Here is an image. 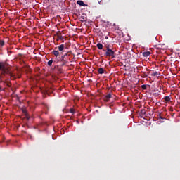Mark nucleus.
Segmentation results:
<instances>
[{
  "label": "nucleus",
  "mask_w": 180,
  "mask_h": 180,
  "mask_svg": "<svg viewBox=\"0 0 180 180\" xmlns=\"http://www.w3.org/2000/svg\"><path fill=\"white\" fill-rule=\"evenodd\" d=\"M8 77H13V72L11 70V66L4 62H0V84L12 85L8 79H5Z\"/></svg>",
  "instance_id": "1"
},
{
  "label": "nucleus",
  "mask_w": 180,
  "mask_h": 180,
  "mask_svg": "<svg viewBox=\"0 0 180 180\" xmlns=\"http://www.w3.org/2000/svg\"><path fill=\"white\" fill-rule=\"evenodd\" d=\"M105 47L106 49H103V51H105V56L107 57H111V58H115V57H116L115 51H113L109 45H105Z\"/></svg>",
  "instance_id": "2"
},
{
  "label": "nucleus",
  "mask_w": 180,
  "mask_h": 180,
  "mask_svg": "<svg viewBox=\"0 0 180 180\" xmlns=\"http://www.w3.org/2000/svg\"><path fill=\"white\" fill-rule=\"evenodd\" d=\"M58 62L61 63V66L64 67V65H65V64H68V59H65L64 58H60L58 59Z\"/></svg>",
  "instance_id": "3"
},
{
  "label": "nucleus",
  "mask_w": 180,
  "mask_h": 180,
  "mask_svg": "<svg viewBox=\"0 0 180 180\" xmlns=\"http://www.w3.org/2000/svg\"><path fill=\"white\" fill-rule=\"evenodd\" d=\"M55 49H58V51H60V54H63V52L64 51V50H65V49H67V47H65V46L64 44H60Z\"/></svg>",
  "instance_id": "4"
},
{
  "label": "nucleus",
  "mask_w": 180,
  "mask_h": 180,
  "mask_svg": "<svg viewBox=\"0 0 180 180\" xmlns=\"http://www.w3.org/2000/svg\"><path fill=\"white\" fill-rule=\"evenodd\" d=\"M77 5H79V6H88V4H86L85 3H84V1H82V0H78L77 1Z\"/></svg>",
  "instance_id": "5"
},
{
  "label": "nucleus",
  "mask_w": 180,
  "mask_h": 180,
  "mask_svg": "<svg viewBox=\"0 0 180 180\" xmlns=\"http://www.w3.org/2000/svg\"><path fill=\"white\" fill-rule=\"evenodd\" d=\"M110 98H112V94H108L105 96V98H104V101L105 102H109V99H110Z\"/></svg>",
  "instance_id": "6"
},
{
  "label": "nucleus",
  "mask_w": 180,
  "mask_h": 180,
  "mask_svg": "<svg viewBox=\"0 0 180 180\" xmlns=\"http://www.w3.org/2000/svg\"><path fill=\"white\" fill-rule=\"evenodd\" d=\"M52 53L53 54V56H55V57H58V56H60V51H56V50H53L52 51Z\"/></svg>",
  "instance_id": "7"
},
{
  "label": "nucleus",
  "mask_w": 180,
  "mask_h": 180,
  "mask_svg": "<svg viewBox=\"0 0 180 180\" xmlns=\"http://www.w3.org/2000/svg\"><path fill=\"white\" fill-rule=\"evenodd\" d=\"M98 74H105V69H103V68H99L98 69Z\"/></svg>",
  "instance_id": "8"
},
{
  "label": "nucleus",
  "mask_w": 180,
  "mask_h": 180,
  "mask_svg": "<svg viewBox=\"0 0 180 180\" xmlns=\"http://www.w3.org/2000/svg\"><path fill=\"white\" fill-rule=\"evenodd\" d=\"M151 54V52L150 51H146L143 53V57H148Z\"/></svg>",
  "instance_id": "9"
},
{
  "label": "nucleus",
  "mask_w": 180,
  "mask_h": 180,
  "mask_svg": "<svg viewBox=\"0 0 180 180\" xmlns=\"http://www.w3.org/2000/svg\"><path fill=\"white\" fill-rule=\"evenodd\" d=\"M163 99L164 101H165V102H169V101H171V98L169 97V96H165Z\"/></svg>",
  "instance_id": "10"
},
{
  "label": "nucleus",
  "mask_w": 180,
  "mask_h": 180,
  "mask_svg": "<svg viewBox=\"0 0 180 180\" xmlns=\"http://www.w3.org/2000/svg\"><path fill=\"white\" fill-rule=\"evenodd\" d=\"M56 36L58 37V40H64V37L60 34H56Z\"/></svg>",
  "instance_id": "11"
},
{
  "label": "nucleus",
  "mask_w": 180,
  "mask_h": 180,
  "mask_svg": "<svg viewBox=\"0 0 180 180\" xmlns=\"http://www.w3.org/2000/svg\"><path fill=\"white\" fill-rule=\"evenodd\" d=\"M97 49H98V50H102V49H103V45L101 43L97 44Z\"/></svg>",
  "instance_id": "12"
},
{
  "label": "nucleus",
  "mask_w": 180,
  "mask_h": 180,
  "mask_svg": "<svg viewBox=\"0 0 180 180\" xmlns=\"http://www.w3.org/2000/svg\"><path fill=\"white\" fill-rule=\"evenodd\" d=\"M68 53H69V52H66V53H65L64 54L62 53L60 58L67 59V58H66L67 56H69V55H68Z\"/></svg>",
  "instance_id": "13"
},
{
  "label": "nucleus",
  "mask_w": 180,
  "mask_h": 180,
  "mask_svg": "<svg viewBox=\"0 0 180 180\" xmlns=\"http://www.w3.org/2000/svg\"><path fill=\"white\" fill-rule=\"evenodd\" d=\"M141 116H144L146 115V110H141L140 112Z\"/></svg>",
  "instance_id": "14"
},
{
  "label": "nucleus",
  "mask_w": 180,
  "mask_h": 180,
  "mask_svg": "<svg viewBox=\"0 0 180 180\" xmlns=\"http://www.w3.org/2000/svg\"><path fill=\"white\" fill-rule=\"evenodd\" d=\"M48 65L49 67H51V65H53V59H51L49 61H48Z\"/></svg>",
  "instance_id": "15"
},
{
  "label": "nucleus",
  "mask_w": 180,
  "mask_h": 180,
  "mask_svg": "<svg viewBox=\"0 0 180 180\" xmlns=\"http://www.w3.org/2000/svg\"><path fill=\"white\" fill-rule=\"evenodd\" d=\"M70 112L72 113V115H74V113H75V109H74V108H70Z\"/></svg>",
  "instance_id": "16"
},
{
  "label": "nucleus",
  "mask_w": 180,
  "mask_h": 180,
  "mask_svg": "<svg viewBox=\"0 0 180 180\" xmlns=\"http://www.w3.org/2000/svg\"><path fill=\"white\" fill-rule=\"evenodd\" d=\"M0 46H1V47H2L3 46H5V41H4V40H1V41H0Z\"/></svg>",
  "instance_id": "17"
},
{
  "label": "nucleus",
  "mask_w": 180,
  "mask_h": 180,
  "mask_svg": "<svg viewBox=\"0 0 180 180\" xmlns=\"http://www.w3.org/2000/svg\"><path fill=\"white\" fill-rule=\"evenodd\" d=\"M152 77H155L157 75H158V72H154L151 74Z\"/></svg>",
  "instance_id": "18"
},
{
  "label": "nucleus",
  "mask_w": 180,
  "mask_h": 180,
  "mask_svg": "<svg viewBox=\"0 0 180 180\" xmlns=\"http://www.w3.org/2000/svg\"><path fill=\"white\" fill-rule=\"evenodd\" d=\"M141 88H142V89L146 90V89H147V85L143 84V85H141Z\"/></svg>",
  "instance_id": "19"
},
{
  "label": "nucleus",
  "mask_w": 180,
  "mask_h": 180,
  "mask_svg": "<svg viewBox=\"0 0 180 180\" xmlns=\"http://www.w3.org/2000/svg\"><path fill=\"white\" fill-rule=\"evenodd\" d=\"M159 118L164 119L162 117H161V115H159Z\"/></svg>",
  "instance_id": "20"
},
{
  "label": "nucleus",
  "mask_w": 180,
  "mask_h": 180,
  "mask_svg": "<svg viewBox=\"0 0 180 180\" xmlns=\"http://www.w3.org/2000/svg\"><path fill=\"white\" fill-rule=\"evenodd\" d=\"M23 112L25 113V115H27V112H26V110H24Z\"/></svg>",
  "instance_id": "21"
},
{
  "label": "nucleus",
  "mask_w": 180,
  "mask_h": 180,
  "mask_svg": "<svg viewBox=\"0 0 180 180\" xmlns=\"http://www.w3.org/2000/svg\"><path fill=\"white\" fill-rule=\"evenodd\" d=\"M2 91V87H0V92Z\"/></svg>",
  "instance_id": "22"
},
{
  "label": "nucleus",
  "mask_w": 180,
  "mask_h": 180,
  "mask_svg": "<svg viewBox=\"0 0 180 180\" xmlns=\"http://www.w3.org/2000/svg\"><path fill=\"white\" fill-rule=\"evenodd\" d=\"M105 39H108V37H105Z\"/></svg>",
  "instance_id": "23"
}]
</instances>
